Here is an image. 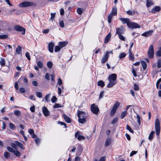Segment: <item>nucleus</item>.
Segmentation results:
<instances>
[{
	"instance_id": "2",
	"label": "nucleus",
	"mask_w": 161,
	"mask_h": 161,
	"mask_svg": "<svg viewBox=\"0 0 161 161\" xmlns=\"http://www.w3.org/2000/svg\"><path fill=\"white\" fill-rule=\"evenodd\" d=\"M77 116L79 118L78 121L79 123L83 124L86 122V116L84 112L82 111H78L77 112Z\"/></svg>"
},
{
	"instance_id": "55",
	"label": "nucleus",
	"mask_w": 161,
	"mask_h": 161,
	"mask_svg": "<svg viewBox=\"0 0 161 161\" xmlns=\"http://www.w3.org/2000/svg\"><path fill=\"white\" fill-rule=\"evenodd\" d=\"M34 140L36 144L37 145H39L40 142V139L38 138H36L35 139H34Z\"/></svg>"
},
{
	"instance_id": "22",
	"label": "nucleus",
	"mask_w": 161,
	"mask_h": 161,
	"mask_svg": "<svg viewBox=\"0 0 161 161\" xmlns=\"http://www.w3.org/2000/svg\"><path fill=\"white\" fill-rule=\"evenodd\" d=\"M67 44V42H60L59 43L58 45L61 48L65 47Z\"/></svg>"
},
{
	"instance_id": "24",
	"label": "nucleus",
	"mask_w": 161,
	"mask_h": 161,
	"mask_svg": "<svg viewBox=\"0 0 161 161\" xmlns=\"http://www.w3.org/2000/svg\"><path fill=\"white\" fill-rule=\"evenodd\" d=\"M161 8L159 6H156L152 10V12L153 13H155L156 12L159 11L160 10Z\"/></svg>"
},
{
	"instance_id": "56",
	"label": "nucleus",
	"mask_w": 161,
	"mask_h": 161,
	"mask_svg": "<svg viewBox=\"0 0 161 161\" xmlns=\"http://www.w3.org/2000/svg\"><path fill=\"white\" fill-rule=\"evenodd\" d=\"M116 111V110L112 108V109L111 112L110 114V116H113L114 115V114L115 113Z\"/></svg>"
},
{
	"instance_id": "51",
	"label": "nucleus",
	"mask_w": 161,
	"mask_h": 161,
	"mask_svg": "<svg viewBox=\"0 0 161 161\" xmlns=\"http://www.w3.org/2000/svg\"><path fill=\"white\" fill-rule=\"evenodd\" d=\"M136 119L139 125H140V118L139 115L138 114L136 115Z\"/></svg>"
},
{
	"instance_id": "19",
	"label": "nucleus",
	"mask_w": 161,
	"mask_h": 161,
	"mask_svg": "<svg viewBox=\"0 0 161 161\" xmlns=\"http://www.w3.org/2000/svg\"><path fill=\"white\" fill-rule=\"evenodd\" d=\"M63 116L65 122L68 123H70L71 122V119L69 117L65 114L63 115Z\"/></svg>"
},
{
	"instance_id": "18",
	"label": "nucleus",
	"mask_w": 161,
	"mask_h": 161,
	"mask_svg": "<svg viewBox=\"0 0 161 161\" xmlns=\"http://www.w3.org/2000/svg\"><path fill=\"white\" fill-rule=\"evenodd\" d=\"M111 34L110 33H109L105 37L104 40V42L105 43H107L108 41H109L111 37Z\"/></svg>"
},
{
	"instance_id": "62",
	"label": "nucleus",
	"mask_w": 161,
	"mask_h": 161,
	"mask_svg": "<svg viewBox=\"0 0 161 161\" xmlns=\"http://www.w3.org/2000/svg\"><path fill=\"white\" fill-rule=\"evenodd\" d=\"M161 81V78L159 79L156 82V86L157 88H158V86L159 84L160 83Z\"/></svg>"
},
{
	"instance_id": "53",
	"label": "nucleus",
	"mask_w": 161,
	"mask_h": 161,
	"mask_svg": "<svg viewBox=\"0 0 161 161\" xmlns=\"http://www.w3.org/2000/svg\"><path fill=\"white\" fill-rule=\"evenodd\" d=\"M118 121V118H114L111 122L112 124H114L116 123Z\"/></svg>"
},
{
	"instance_id": "33",
	"label": "nucleus",
	"mask_w": 161,
	"mask_h": 161,
	"mask_svg": "<svg viewBox=\"0 0 161 161\" xmlns=\"http://www.w3.org/2000/svg\"><path fill=\"white\" fill-rule=\"evenodd\" d=\"M83 11V9L82 8H78L77 9V13L79 14H81L82 13V12Z\"/></svg>"
},
{
	"instance_id": "42",
	"label": "nucleus",
	"mask_w": 161,
	"mask_h": 161,
	"mask_svg": "<svg viewBox=\"0 0 161 161\" xmlns=\"http://www.w3.org/2000/svg\"><path fill=\"white\" fill-rule=\"evenodd\" d=\"M134 89L136 91H138L139 89V87L138 85L136 83L134 84Z\"/></svg>"
},
{
	"instance_id": "4",
	"label": "nucleus",
	"mask_w": 161,
	"mask_h": 161,
	"mask_svg": "<svg viewBox=\"0 0 161 161\" xmlns=\"http://www.w3.org/2000/svg\"><path fill=\"white\" fill-rule=\"evenodd\" d=\"M33 3L31 2H24L20 3L19 6L21 8H24L27 7L32 6L33 5Z\"/></svg>"
},
{
	"instance_id": "13",
	"label": "nucleus",
	"mask_w": 161,
	"mask_h": 161,
	"mask_svg": "<svg viewBox=\"0 0 161 161\" xmlns=\"http://www.w3.org/2000/svg\"><path fill=\"white\" fill-rule=\"evenodd\" d=\"M153 32V30H150L143 33L142 35L145 37H148L151 36Z\"/></svg>"
},
{
	"instance_id": "64",
	"label": "nucleus",
	"mask_w": 161,
	"mask_h": 161,
	"mask_svg": "<svg viewBox=\"0 0 161 161\" xmlns=\"http://www.w3.org/2000/svg\"><path fill=\"white\" fill-rule=\"evenodd\" d=\"M28 132L31 135L34 133V131L32 129H29L28 130Z\"/></svg>"
},
{
	"instance_id": "23",
	"label": "nucleus",
	"mask_w": 161,
	"mask_h": 161,
	"mask_svg": "<svg viewBox=\"0 0 161 161\" xmlns=\"http://www.w3.org/2000/svg\"><path fill=\"white\" fill-rule=\"evenodd\" d=\"M146 1V5L147 7H149L153 4V3L151 0H147Z\"/></svg>"
},
{
	"instance_id": "36",
	"label": "nucleus",
	"mask_w": 161,
	"mask_h": 161,
	"mask_svg": "<svg viewBox=\"0 0 161 161\" xmlns=\"http://www.w3.org/2000/svg\"><path fill=\"white\" fill-rule=\"evenodd\" d=\"M9 126L11 130H14L16 129V127L15 125L11 123H10L9 124Z\"/></svg>"
},
{
	"instance_id": "61",
	"label": "nucleus",
	"mask_w": 161,
	"mask_h": 161,
	"mask_svg": "<svg viewBox=\"0 0 161 161\" xmlns=\"http://www.w3.org/2000/svg\"><path fill=\"white\" fill-rule=\"evenodd\" d=\"M30 110L32 112H34L35 110V107L34 106L31 107L30 108Z\"/></svg>"
},
{
	"instance_id": "6",
	"label": "nucleus",
	"mask_w": 161,
	"mask_h": 161,
	"mask_svg": "<svg viewBox=\"0 0 161 161\" xmlns=\"http://www.w3.org/2000/svg\"><path fill=\"white\" fill-rule=\"evenodd\" d=\"M91 109L92 112L95 114H97L99 111V109L95 104H93L91 106Z\"/></svg>"
},
{
	"instance_id": "7",
	"label": "nucleus",
	"mask_w": 161,
	"mask_h": 161,
	"mask_svg": "<svg viewBox=\"0 0 161 161\" xmlns=\"http://www.w3.org/2000/svg\"><path fill=\"white\" fill-rule=\"evenodd\" d=\"M128 26L131 28H140L141 27V26L139 24L130 22L128 24Z\"/></svg>"
},
{
	"instance_id": "59",
	"label": "nucleus",
	"mask_w": 161,
	"mask_h": 161,
	"mask_svg": "<svg viewBox=\"0 0 161 161\" xmlns=\"http://www.w3.org/2000/svg\"><path fill=\"white\" fill-rule=\"evenodd\" d=\"M137 153V151H132L130 154V156H132L133 155L136 154Z\"/></svg>"
},
{
	"instance_id": "14",
	"label": "nucleus",
	"mask_w": 161,
	"mask_h": 161,
	"mask_svg": "<svg viewBox=\"0 0 161 161\" xmlns=\"http://www.w3.org/2000/svg\"><path fill=\"white\" fill-rule=\"evenodd\" d=\"M42 112L45 116H47L49 115V112L47 108L45 106H44L42 108Z\"/></svg>"
},
{
	"instance_id": "25",
	"label": "nucleus",
	"mask_w": 161,
	"mask_h": 161,
	"mask_svg": "<svg viewBox=\"0 0 161 161\" xmlns=\"http://www.w3.org/2000/svg\"><path fill=\"white\" fill-rule=\"evenodd\" d=\"M155 133V132L154 131H152L150 133L149 137L148 139L151 141H152L153 137V135Z\"/></svg>"
},
{
	"instance_id": "41",
	"label": "nucleus",
	"mask_w": 161,
	"mask_h": 161,
	"mask_svg": "<svg viewBox=\"0 0 161 161\" xmlns=\"http://www.w3.org/2000/svg\"><path fill=\"white\" fill-rule=\"evenodd\" d=\"M126 55V53H121L119 55V58L120 59L122 58L125 57Z\"/></svg>"
},
{
	"instance_id": "15",
	"label": "nucleus",
	"mask_w": 161,
	"mask_h": 161,
	"mask_svg": "<svg viewBox=\"0 0 161 161\" xmlns=\"http://www.w3.org/2000/svg\"><path fill=\"white\" fill-rule=\"evenodd\" d=\"M119 19L123 24H127V25L130 22L129 19L127 18H120Z\"/></svg>"
},
{
	"instance_id": "17",
	"label": "nucleus",
	"mask_w": 161,
	"mask_h": 161,
	"mask_svg": "<svg viewBox=\"0 0 161 161\" xmlns=\"http://www.w3.org/2000/svg\"><path fill=\"white\" fill-rule=\"evenodd\" d=\"M15 143L16 145V146H18L22 149L24 150L25 149V147L21 143L17 141H15Z\"/></svg>"
},
{
	"instance_id": "27",
	"label": "nucleus",
	"mask_w": 161,
	"mask_h": 161,
	"mask_svg": "<svg viewBox=\"0 0 161 161\" xmlns=\"http://www.w3.org/2000/svg\"><path fill=\"white\" fill-rule=\"evenodd\" d=\"M0 64L2 66H5V59L3 58H1Z\"/></svg>"
},
{
	"instance_id": "44",
	"label": "nucleus",
	"mask_w": 161,
	"mask_h": 161,
	"mask_svg": "<svg viewBox=\"0 0 161 161\" xmlns=\"http://www.w3.org/2000/svg\"><path fill=\"white\" fill-rule=\"evenodd\" d=\"M47 65L49 69H51L53 66V63L51 62L48 61L47 63Z\"/></svg>"
},
{
	"instance_id": "21",
	"label": "nucleus",
	"mask_w": 161,
	"mask_h": 161,
	"mask_svg": "<svg viewBox=\"0 0 161 161\" xmlns=\"http://www.w3.org/2000/svg\"><path fill=\"white\" fill-rule=\"evenodd\" d=\"M129 59L130 60L133 61L134 60V57L133 56V55L132 54V53L131 52V49H129Z\"/></svg>"
},
{
	"instance_id": "47",
	"label": "nucleus",
	"mask_w": 161,
	"mask_h": 161,
	"mask_svg": "<svg viewBox=\"0 0 161 161\" xmlns=\"http://www.w3.org/2000/svg\"><path fill=\"white\" fill-rule=\"evenodd\" d=\"M36 95L39 98H41L42 97V94L41 92H36Z\"/></svg>"
},
{
	"instance_id": "9",
	"label": "nucleus",
	"mask_w": 161,
	"mask_h": 161,
	"mask_svg": "<svg viewBox=\"0 0 161 161\" xmlns=\"http://www.w3.org/2000/svg\"><path fill=\"white\" fill-rule=\"evenodd\" d=\"M75 137L77 138V139L79 141L81 140H84L85 139V137L83 136L80 135V132L79 131H77L75 134Z\"/></svg>"
},
{
	"instance_id": "37",
	"label": "nucleus",
	"mask_w": 161,
	"mask_h": 161,
	"mask_svg": "<svg viewBox=\"0 0 161 161\" xmlns=\"http://www.w3.org/2000/svg\"><path fill=\"white\" fill-rule=\"evenodd\" d=\"M14 114L16 116H20L21 114V112L19 110H16L14 112Z\"/></svg>"
},
{
	"instance_id": "49",
	"label": "nucleus",
	"mask_w": 161,
	"mask_h": 161,
	"mask_svg": "<svg viewBox=\"0 0 161 161\" xmlns=\"http://www.w3.org/2000/svg\"><path fill=\"white\" fill-rule=\"evenodd\" d=\"M50 94H48L45 97V99L46 101L48 103L49 102V98L50 97Z\"/></svg>"
},
{
	"instance_id": "5",
	"label": "nucleus",
	"mask_w": 161,
	"mask_h": 161,
	"mask_svg": "<svg viewBox=\"0 0 161 161\" xmlns=\"http://www.w3.org/2000/svg\"><path fill=\"white\" fill-rule=\"evenodd\" d=\"M154 54V49L152 45L150 46L148 52V56L150 58H153Z\"/></svg>"
},
{
	"instance_id": "43",
	"label": "nucleus",
	"mask_w": 161,
	"mask_h": 161,
	"mask_svg": "<svg viewBox=\"0 0 161 161\" xmlns=\"http://www.w3.org/2000/svg\"><path fill=\"white\" fill-rule=\"evenodd\" d=\"M157 67L158 69L161 68V59H159L158 60Z\"/></svg>"
},
{
	"instance_id": "57",
	"label": "nucleus",
	"mask_w": 161,
	"mask_h": 161,
	"mask_svg": "<svg viewBox=\"0 0 161 161\" xmlns=\"http://www.w3.org/2000/svg\"><path fill=\"white\" fill-rule=\"evenodd\" d=\"M119 38L122 41H125V38L124 37L122 36L121 34H119L118 35Z\"/></svg>"
},
{
	"instance_id": "58",
	"label": "nucleus",
	"mask_w": 161,
	"mask_h": 161,
	"mask_svg": "<svg viewBox=\"0 0 161 161\" xmlns=\"http://www.w3.org/2000/svg\"><path fill=\"white\" fill-rule=\"evenodd\" d=\"M25 56L30 60H31V57L30 56V54L29 52H27L25 54Z\"/></svg>"
},
{
	"instance_id": "34",
	"label": "nucleus",
	"mask_w": 161,
	"mask_h": 161,
	"mask_svg": "<svg viewBox=\"0 0 161 161\" xmlns=\"http://www.w3.org/2000/svg\"><path fill=\"white\" fill-rule=\"evenodd\" d=\"M3 156L6 159H8L10 157V154L8 152H5L4 153Z\"/></svg>"
},
{
	"instance_id": "46",
	"label": "nucleus",
	"mask_w": 161,
	"mask_h": 161,
	"mask_svg": "<svg viewBox=\"0 0 161 161\" xmlns=\"http://www.w3.org/2000/svg\"><path fill=\"white\" fill-rule=\"evenodd\" d=\"M7 149L8 150V151L13 153H14L15 151V150H14L13 148L9 147H7Z\"/></svg>"
},
{
	"instance_id": "3",
	"label": "nucleus",
	"mask_w": 161,
	"mask_h": 161,
	"mask_svg": "<svg viewBox=\"0 0 161 161\" xmlns=\"http://www.w3.org/2000/svg\"><path fill=\"white\" fill-rule=\"evenodd\" d=\"M155 129L156 131V135L158 136L160 132V124L159 121L158 119L156 120L155 123Z\"/></svg>"
},
{
	"instance_id": "1",
	"label": "nucleus",
	"mask_w": 161,
	"mask_h": 161,
	"mask_svg": "<svg viewBox=\"0 0 161 161\" xmlns=\"http://www.w3.org/2000/svg\"><path fill=\"white\" fill-rule=\"evenodd\" d=\"M116 78L117 75L115 74H112L109 76L108 79L109 83L107 86L108 88H111L116 84Z\"/></svg>"
},
{
	"instance_id": "39",
	"label": "nucleus",
	"mask_w": 161,
	"mask_h": 161,
	"mask_svg": "<svg viewBox=\"0 0 161 161\" xmlns=\"http://www.w3.org/2000/svg\"><path fill=\"white\" fill-rule=\"evenodd\" d=\"M160 50L157 51L155 55L156 56L158 57H161V47L160 48Z\"/></svg>"
},
{
	"instance_id": "31",
	"label": "nucleus",
	"mask_w": 161,
	"mask_h": 161,
	"mask_svg": "<svg viewBox=\"0 0 161 161\" xmlns=\"http://www.w3.org/2000/svg\"><path fill=\"white\" fill-rule=\"evenodd\" d=\"M127 114V112L126 111L123 112L121 114L120 118L122 119L124 118Z\"/></svg>"
},
{
	"instance_id": "40",
	"label": "nucleus",
	"mask_w": 161,
	"mask_h": 161,
	"mask_svg": "<svg viewBox=\"0 0 161 161\" xmlns=\"http://www.w3.org/2000/svg\"><path fill=\"white\" fill-rule=\"evenodd\" d=\"M127 13L129 15H133L135 14V11H131L129 10L127 11Z\"/></svg>"
},
{
	"instance_id": "38",
	"label": "nucleus",
	"mask_w": 161,
	"mask_h": 161,
	"mask_svg": "<svg viewBox=\"0 0 161 161\" xmlns=\"http://www.w3.org/2000/svg\"><path fill=\"white\" fill-rule=\"evenodd\" d=\"M14 153L15 155L17 157H19L20 156V153L18 150H15Z\"/></svg>"
},
{
	"instance_id": "16",
	"label": "nucleus",
	"mask_w": 161,
	"mask_h": 161,
	"mask_svg": "<svg viewBox=\"0 0 161 161\" xmlns=\"http://www.w3.org/2000/svg\"><path fill=\"white\" fill-rule=\"evenodd\" d=\"M54 44L53 42H50L48 45V50L50 52L53 53V47Z\"/></svg>"
},
{
	"instance_id": "52",
	"label": "nucleus",
	"mask_w": 161,
	"mask_h": 161,
	"mask_svg": "<svg viewBox=\"0 0 161 161\" xmlns=\"http://www.w3.org/2000/svg\"><path fill=\"white\" fill-rule=\"evenodd\" d=\"M10 146L13 148L16 149L17 148V146H16V145L15 144V143H10Z\"/></svg>"
},
{
	"instance_id": "35",
	"label": "nucleus",
	"mask_w": 161,
	"mask_h": 161,
	"mask_svg": "<svg viewBox=\"0 0 161 161\" xmlns=\"http://www.w3.org/2000/svg\"><path fill=\"white\" fill-rule=\"evenodd\" d=\"M113 16V15H112V14H110L108 16V22L109 23H111Z\"/></svg>"
},
{
	"instance_id": "11",
	"label": "nucleus",
	"mask_w": 161,
	"mask_h": 161,
	"mask_svg": "<svg viewBox=\"0 0 161 161\" xmlns=\"http://www.w3.org/2000/svg\"><path fill=\"white\" fill-rule=\"evenodd\" d=\"M37 65L38 67L36 66V65H35L34 66V67L35 69L37 70L38 71L39 70V69L38 68H42V67L43 64L42 62L40 61H39L37 62Z\"/></svg>"
},
{
	"instance_id": "63",
	"label": "nucleus",
	"mask_w": 161,
	"mask_h": 161,
	"mask_svg": "<svg viewBox=\"0 0 161 161\" xmlns=\"http://www.w3.org/2000/svg\"><path fill=\"white\" fill-rule=\"evenodd\" d=\"M49 77H50V76H49V75L48 73L46 74L45 75V78L47 80H50Z\"/></svg>"
},
{
	"instance_id": "12",
	"label": "nucleus",
	"mask_w": 161,
	"mask_h": 161,
	"mask_svg": "<svg viewBox=\"0 0 161 161\" xmlns=\"http://www.w3.org/2000/svg\"><path fill=\"white\" fill-rule=\"evenodd\" d=\"M109 53L108 52H106V54L104 55L101 60V62L102 63H104L107 61L108 58V55Z\"/></svg>"
},
{
	"instance_id": "10",
	"label": "nucleus",
	"mask_w": 161,
	"mask_h": 161,
	"mask_svg": "<svg viewBox=\"0 0 161 161\" xmlns=\"http://www.w3.org/2000/svg\"><path fill=\"white\" fill-rule=\"evenodd\" d=\"M116 34H124V30L123 27H121L119 28H116Z\"/></svg>"
},
{
	"instance_id": "30",
	"label": "nucleus",
	"mask_w": 161,
	"mask_h": 161,
	"mask_svg": "<svg viewBox=\"0 0 161 161\" xmlns=\"http://www.w3.org/2000/svg\"><path fill=\"white\" fill-rule=\"evenodd\" d=\"M16 52L17 54H19L21 52V47L19 46L18 47L16 48Z\"/></svg>"
},
{
	"instance_id": "54",
	"label": "nucleus",
	"mask_w": 161,
	"mask_h": 161,
	"mask_svg": "<svg viewBox=\"0 0 161 161\" xmlns=\"http://www.w3.org/2000/svg\"><path fill=\"white\" fill-rule=\"evenodd\" d=\"M61 107H62V106L58 103H56L53 107L54 108H57Z\"/></svg>"
},
{
	"instance_id": "45",
	"label": "nucleus",
	"mask_w": 161,
	"mask_h": 161,
	"mask_svg": "<svg viewBox=\"0 0 161 161\" xmlns=\"http://www.w3.org/2000/svg\"><path fill=\"white\" fill-rule=\"evenodd\" d=\"M61 47L58 45V46H56L55 47L54 51L57 52L59 51L61 49Z\"/></svg>"
},
{
	"instance_id": "60",
	"label": "nucleus",
	"mask_w": 161,
	"mask_h": 161,
	"mask_svg": "<svg viewBox=\"0 0 161 161\" xmlns=\"http://www.w3.org/2000/svg\"><path fill=\"white\" fill-rule=\"evenodd\" d=\"M32 84L33 86H36L38 85V83L36 81H33L32 82Z\"/></svg>"
},
{
	"instance_id": "26",
	"label": "nucleus",
	"mask_w": 161,
	"mask_h": 161,
	"mask_svg": "<svg viewBox=\"0 0 161 161\" xmlns=\"http://www.w3.org/2000/svg\"><path fill=\"white\" fill-rule=\"evenodd\" d=\"M141 63L143 67V70H145L146 69L147 66L146 63L145 61H141Z\"/></svg>"
},
{
	"instance_id": "29",
	"label": "nucleus",
	"mask_w": 161,
	"mask_h": 161,
	"mask_svg": "<svg viewBox=\"0 0 161 161\" xmlns=\"http://www.w3.org/2000/svg\"><path fill=\"white\" fill-rule=\"evenodd\" d=\"M97 85L103 87L105 85L104 82L103 80H100L97 82Z\"/></svg>"
},
{
	"instance_id": "28",
	"label": "nucleus",
	"mask_w": 161,
	"mask_h": 161,
	"mask_svg": "<svg viewBox=\"0 0 161 161\" xmlns=\"http://www.w3.org/2000/svg\"><path fill=\"white\" fill-rule=\"evenodd\" d=\"M111 142V139L110 138H108L106 141L105 143V146L106 147L108 146Z\"/></svg>"
},
{
	"instance_id": "48",
	"label": "nucleus",
	"mask_w": 161,
	"mask_h": 161,
	"mask_svg": "<svg viewBox=\"0 0 161 161\" xmlns=\"http://www.w3.org/2000/svg\"><path fill=\"white\" fill-rule=\"evenodd\" d=\"M126 129L131 133H134V131L132 130L131 127L128 125H126Z\"/></svg>"
},
{
	"instance_id": "8",
	"label": "nucleus",
	"mask_w": 161,
	"mask_h": 161,
	"mask_svg": "<svg viewBox=\"0 0 161 161\" xmlns=\"http://www.w3.org/2000/svg\"><path fill=\"white\" fill-rule=\"evenodd\" d=\"M14 29L17 31H22V34H24L25 33V30L23 27L20 26L18 25H16L14 27Z\"/></svg>"
},
{
	"instance_id": "32",
	"label": "nucleus",
	"mask_w": 161,
	"mask_h": 161,
	"mask_svg": "<svg viewBox=\"0 0 161 161\" xmlns=\"http://www.w3.org/2000/svg\"><path fill=\"white\" fill-rule=\"evenodd\" d=\"M119 105V103L117 102L114 105L113 109H115L116 110L118 109Z\"/></svg>"
},
{
	"instance_id": "50",
	"label": "nucleus",
	"mask_w": 161,
	"mask_h": 161,
	"mask_svg": "<svg viewBox=\"0 0 161 161\" xmlns=\"http://www.w3.org/2000/svg\"><path fill=\"white\" fill-rule=\"evenodd\" d=\"M57 99L56 98V97L55 96H53L52 97L51 100L52 103H55L57 101Z\"/></svg>"
},
{
	"instance_id": "20",
	"label": "nucleus",
	"mask_w": 161,
	"mask_h": 161,
	"mask_svg": "<svg viewBox=\"0 0 161 161\" xmlns=\"http://www.w3.org/2000/svg\"><path fill=\"white\" fill-rule=\"evenodd\" d=\"M117 8L116 7L114 6L113 8L112 11L110 14H112L114 16H115L117 14Z\"/></svg>"
}]
</instances>
